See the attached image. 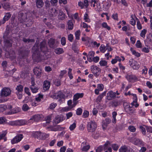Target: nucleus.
Wrapping results in <instances>:
<instances>
[{
    "instance_id": "obj_15",
    "label": "nucleus",
    "mask_w": 152,
    "mask_h": 152,
    "mask_svg": "<svg viewBox=\"0 0 152 152\" xmlns=\"http://www.w3.org/2000/svg\"><path fill=\"white\" fill-rule=\"evenodd\" d=\"M126 78L129 82L135 81L137 79V77L135 75H127L126 76Z\"/></svg>"
},
{
    "instance_id": "obj_33",
    "label": "nucleus",
    "mask_w": 152,
    "mask_h": 152,
    "mask_svg": "<svg viewBox=\"0 0 152 152\" xmlns=\"http://www.w3.org/2000/svg\"><path fill=\"white\" fill-rule=\"evenodd\" d=\"M30 109V107L26 104H24L22 107V109L24 111H27Z\"/></svg>"
},
{
    "instance_id": "obj_2",
    "label": "nucleus",
    "mask_w": 152,
    "mask_h": 152,
    "mask_svg": "<svg viewBox=\"0 0 152 152\" xmlns=\"http://www.w3.org/2000/svg\"><path fill=\"white\" fill-rule=\"evenodd\" d=\"M28 15L27 13H26L24 14L20 12L18 13V19L20 23H23L24 22H31V23H32L31 20L30 19H28L29 18L28 17Z\"/></svg>"
},
{
    "instance_id": "obj_3",
    "label": "nucleus",
    "mask_w": 152,
    "mask_h": 152,
    "mask_svg": "<svg viewBox=\"0 0 152 152\" xmlns=\"http://www.w3.org/2000/svg\"><path fill=\"white\" fill-rule=\"evenodd\" d=\"M97 125L95 122L91 121L88 123L87 125V130L88 132H93L96 130Z\"/></svg>"
},
{
    "instance_id": "obj_23",
    "label": "nucleus",
    "mask_w": 152,
    "mask_h": 152,
    "mask_svg": "<svg viewBox=\"0 0 152 152\" xmlns=\"http://www.w3.org/2000/svg\"><path fill=\"white\" fill-rule=\"evenodd\" d=\"M11 14L10 12H8L6 13L3 19L4 21L3 23H4L5 21L8 20L11 18Z\"/></svg>"
},
{
    "instance_id": "obj_37",
    "label": "nucleus",
    "mask_w": 152,
    "mask_h": 152,
    "mask_svg": "<svg viewBox=\"0 0 152 152\" xmlns=\"http://www.w3.org/2000/svg\"><path fill=\"white\" fill-rule=\"evenodd\" d=\"M130 50L132 52V54L135 56L139 57L140 56V53L136 52L135 50H133L132 48H130Z\"/></svg>"
},
{
    "instance_id": "obj_55",
    "label": "nucleus",
    "mask_w": 152,
    "mask_h": 152,
    "mask_svg": "<svg viewBox=\"0 0 152 152\" xmlns=\"http://www.w3.org/2000/svg\"><path fill=\"white\" fill-rule=\"evenodd\" d=\"M112 147L113 150L115 151H117L119 148L118 146L115 144H112Z\"/></svg>"
},
{
    "instance_id": "obj_13",
    "label": "nucleus",
    "mask_w": 152,
    "mask_h": 152,
    "mask_svg": "<svg viewBox=\"0 0 152 152\" xmlns=\"http://www.w3.org/2000/svg\"><path fill=\"white\" fill-rule=\"evenodd\" d=\"M5 45L7 47H11L13 43V40L12 38H6L4 39Z\"/></svg>"
},
{
    "instance_id": "obj_27",
    "label": "nucleus",
    "mask_w": 152,
    "mask_h": 152,
    "mask_svg": "<svg viewBox=\"0 0 152 152\" xmlns=\"http://www.w3.org/2000/svg\"><path fill=\"white\" fill-rule=\"evenodd\" d=\"M54 52L56 54H60L63 53L64 51L62 48H58L55 49Z\"/></svg>"
},
{
    "instance_id": "obj_36",
    "label": "nucleus",
    "mask_w": 152,
    "mask_h": 152,
    "mask_svg": "<svg viewBox=\"0 0 152 152\" xmlns=\"http://www.w3.org/2000/svg\"><path fill=\"white\" fill-rule=\"evenodd\" d=\"M82 40L83 41H87L88 42H91L92 43V42L91 41V39L88 37H83L82 38Z\"/></svg>"
},
{
    "instance_id": "obj_58",
    "label": "nucleus",
    "mask_w": 152,
    "mask_h": 152,
    "mask_svg": "<svg viewBox=\"0 0 152 152\" xmlns=\"http://www.w3.org/2000/svg\"><path fill=\"white\" fill-rule=\"evenodd\" d=\"M103 86L102 84H99L98 85L97 89L99 91H102L103 89Z\"/></svg>"
},
{
    "instance_id": "obj_28",
    "label": "nucleus",
    "mask_w": 152,
    "mask_h": 152,
    "mask_svg": "<svg viewBox=\"0 0 152 152\" xmlns=\"http://www.w3.org/2000/svg\"><path fill=\"white\" fill-rule=\"evenodd\" d=\"M23 86L21 85H19L17 86L16 88V92H22L23 91Z\"/></svg>"
},
{
    "instance_id": "obj_48",
    "label": "nucleus",
    "mask_w": 152,
    "mask_h": 152,
    "mask_svg": "<svg viewBox=\"0 0 152 152\" xmlns=\"http://www.w3.org/2000/svg\"><path fill=\"white\" fill-rule=\"evenodd\" d=\"M6 121V119L4 117H0V124H4Z\"/></svg>"
},
{
    "instance_id": "obj_17",
    "label": "nucleus",
    "mask_w": 152,
    "mask_h": 152,
    "mask_svg": "<svg viewBox=\"0 0 152 152\" xmlns=\"http://www.w3.org/2000/svg\"><path fill=\"white\" fill-rule=\"evenodd\" d=\"M116 96V94L113 91H111L107 94V99L108 100H111L115 97Z\"/></svg>"
},
{
    "instance_id": "obj_30",
    "label": "nucleus",
    "mask_w": 152,
    "mask_h": 152,
    "mask_svg": "<svg viewBox=\"0 0 152 152\" xmlns=\"http://www.w3.org/2000/svg\"><path fill=\"white\" fill-rule=\"evenodd\" d=\"M111 122V120L109 118H106L105 119V120L103 121L102 123L104 124L105 127H107V125L110 124Z\"/></svg>"
},
{
    "instance_id": "obj_35",
    "label": "nucleus",
    "mask_w": 152,
    "mask_h": 152,
    "mask_svg": "<svg viewBox=\"0 0 152 152\" xmlns=\"http://www.w3.org/2000/svg\"><path fill=\"white\" fill-rule=\"evenodd\" d=\"M122 102V101L120 100L115 101L113 103V105L115 107H116L121 105V103Z\"/></svg>"
},
{
    "instance_id": "obj_57",
    "label": "nucleus",
    "mask_w": 152,
    "mask_h": 152,
    "mask_svg": "<svg viewBox=\"0 0 152 152\" xmlns=\"http://www.w3.org/2000/svg\"><path fill=\"white\" fill-rule=\"evenodd\" d=\"M105 46L102 45L100 47V50L102 53H104L105 51Z\"/></svg>"
},
{
    "instance_id": "obj_59",
    "label": "nucleus",
    "mask_w": 152,
    "mask_h": 152,
    "mask_svg": "<svg viewBox=\"0 0 152 152\" xmlns=\"http://www.w3.org/2000/svg\"><path fill=\"white\" fill-rule=\"evenodd\" d=\"M61 43L63 45H64L66 44V42L65 38L64 37H62L61 39Z\"/></svg>"
},
{
    "instance_id": "obj_41",
    "label": "nucleus",
    "mask_w": 152,
    "mask_h": 152,
    "mask_svg": "<svg viewBox=\"0 0 152 152\" xmlns=\"http://www.w3.org/2000/svg\"><path fill=\"white\" fill-rule=\"evenodd\" d=\"M15 94L19 99H22L23 96L22 92H16Z\"/></svg>"
},
{
    "instance_id": "obj_43",
    "label": "nucleus",
    "mask_w": 152,
    "mask_h": 152,
    "mask_svg": "<svg viewBox=\"0 0 152 152\" xmlns=\"http://www.w3.org/2000/svg\"><path fill=\"white\" fill-rule=\"evenodd\" d=\"M43 95L42 94H39L38 96L35 98L36 101L37 102H40L41 101V99H42Z\"/></svg>"
},
{
    "instance_id": "obj_62",
    "label": "nucleus",
    "mask_w": 152,
    "mask_h": 152,
    "mask_svg": "<svg viewBox=\"0 0 152 152\" xmlns=\"http://www.w3.org/2000/svg\"><path fill=\"white\" fill-rule=\"evenodd\" d=\"M129 129L131 132H134L136 131V128L133 126H129Z\"/></svg>"
},
{
    "instance_id": "obj_12",
    "label": "nucleus",
    "mask_w": 152,
    "mask_h": 152,
    "mask_svg": "<svg viewBox=\"0 0 152 152\" xmlns=\"http://www.w3.org/2000/svg\"><path fill=\"white\" fill-rule=\"evenodd\" d=\"M23 137L22 134H18L11 140L12 144H14L20 142L22 139Z\"/></svg>"
},
{
    "instance_id": "obj_47",
    "label": "nucleus",
    "mask_w": 152,
    "mask_h": 152,
    "mask_svg": "<svg viewBox=\"0 0 152 152\" xmlns=\"http://www.w3.org/2000/svg\"><path fill=\"white\" fill-rule=\"evenodd\" d=\"M147 32V30L145 29H143L141 31L140 34V36L142 37H144L145 36V35Z\"/></svg>"
},
{
    "instance_id": "obj_39",
    "label": "nucleus",
    "mask_w": 152,
    "mask_h": 152,
    "mask_svg": "<svg viewBox=\"0 0 152 152\" xmlns=\"http://www.w3.org/2000/svg\"><path fill=\"white\" fill-rule=\"evenodd\" d=\"M80 30H77L75 32V37L76 39L79 40L80 39Z\"/></svg>"
},
{
    "instance_id": "obj_19",
    "label": "nucleus",
    "mask_w": 152,
    "mask_h": 152,
    "mask_svg": "<svg viewBox=\"0 0 152 152\" xmlns=\"http://www.w3.org/2000/svg\"><path fill=\"white\" fill-rule=\"evenodd\" d=\"M35 2L37 7L41 8L44 6V3L43 0H36Z\"/></svg>"
},
{
    "instance_id": "obj_54",
    "label": "nucleus",
    "mask_w": 152,
    "mask_h": 152,
    "mask_svg": "<svg viewBox=\"0 0 152 152\" xmlns=\"http://www.w3.org/2000/svg\"><path fill=\"white\" fill-rule=\"evenodd\" d=\"M110 143L108 141H107L105 143L104 145L103 146V148H104V150L107 149L108 147V146L110 144Z\"/></svg>"
},
{
    "instance_id": "obj_49",
    "label": "nucleus",
    "mask_w": 152,
    "mask_h": 152,
    "mask_svg": "<svg viewBox=\"0 0 152 152\" xmlns=\"http://www.w3.org/2000/svg\"><path fill=\"white\" fill-rule=\"evenodd\" d=\"M89 115V112L88 111L85 110L83 114V117L84 118H86Z\"/></svg>"
},
{
    "instance_id": "obj_9",
    "label": "nucleus",
    "mask_w": 152,
    "mask_h": 152,
    "mask_svg": "<svg viewBox=\"0 0 152 152\" xmlns=\"http://www.w3.org/2000/svg\"><path fill=\"white\" fill-rule=\"evenodd\" d=\"M129 64L132 68L134 69L137 70L140 67L139 64L136 61L132 59L129 60Z\"/></svg>"
},
{
    "instance_id": "obj_6",
    "label": "nucleus",
    "mask_w": 152,
    "mask_h": 152,
    "mask_svg": "<svg viewBox=\"0 0 152 152\" xmlns=\"http://www.w3.org/2000/svg\"><path fill=\"white\" fill-rule=\"evenodd\" d=\"M29 53V50L25 47H21L18 50L19 55L23 57L26 56Z\"/></svg>"
},
{
    "instance_id": "obj_21",
    "label": "nucleus",
    "mask_w": 152,
    "mask_h": 152,
    "mask_svg": "<svg viewBox=\"0 0 152 152\" xmlns=\"http://www.w3.org/2000/svg\"><path fill=\"white\" fill-rule=\"evenodd\" d=\"M50 86V82L48 80H45L44 82L43 87L44 90H48Z\"/></svg>"
},
{
    "instance_id": "obj_29",
    "label": "nucleus",
    "mask_w": 152,
    "mask_h": 152,
    "mask_svg": "<svg viewBox=\"0 0 152 152\" xmlns=\"http://www.w3.org/2000/svg\"><path fill=\"white\" fill-rule=\"evenodd\" d=\"M100 134L99 131L94 132L92 134V137L94 139H97L100 136Z\"/></svg>"
},
{
    "instance_id": "obj_50",
    "label": "nucleus",
    "mask_w": 152,
    "mask_h": 152,
    "mask_svg": "<svg viewBox=\"0 0 152 152\" xmlns=\"http://www.w3.org/2000/svg\"><path fill=\"white\" fill-rule=\"evenodd\" d=\"M54 84L57 86H59L61 84L60 80L58 79L54 81Z\"/></svg>"
},
{
    "instance_id": "obj_5",
    "label": "nucleus",
    "mask_w": 152,
    "mask_h": 152,
    "mask_svg": "<svg viewBox=\"0 0 152 152\" xmlns=\"http://www.w3.org/2000/svg\"><path fill=\"white\" fill-rule=\"evenodd\" d=\"M11 92V90L7 88H3L1 91L0 95L1 97H5L10 95Z\"/></svg>"
},
{
    "instance_id": "obj_32",
    "label": "nucleus",
    "mask_w": 152,
    "mask_h": 152,
    "mask_svg": "<svg viewBox=\"0 0 152 152\" xmlns=\"http://www.w3.org/2000/svg\"><path fill=\"white\" fill-rule=\"evenodd\" d=\"M45 8L47 10L49 9L50 7V1L48 0H47L45 2Z\"/></svg>"
},
{
    "instance_id": "obj_26",
    "label": "nucleus",
    "mask_w": 152,
    "mask_h": 152,
    "mask_svg": "<svg viewBox=\"0 0 152 152\" xmlns=\"http://www.w3.org/2000/svg\"><path fill=\"white\" fill-rule=\"evenodd\" d=\"M68 28L69 30H72L74 26V25L72 20H69L67 23Z\"/></svg>"
},
{
    "instance_id": "obj_56",
    "label": "nucleus",
    "mask_w": 152,
    "mask_h": 152,
    "mask_svg": "<svg viewBox=\"0 0 152 152\" xmlns=\"http://www.w3.org/2000/svg\"><path fill=\"white\" fill-rule=\"evenodd\" d=\"M82 112V110L81 108H78L76 111V114L78 115H80Z\"/></svg>"
},
{
    "instance_id": "obj_61",
    "label": "nucleus",
    "mask_w": 152,
    "mask_h": 152,
    "mask_svg": "<svg viewBox=\"0 0 152 152\" xmlns=\"http://www.w3.org/2000/svg\"><path fill=\"white\" fill-rule=\"evenodd\" d=\"M76 127V124L75 123H74L70 126L69 127L71 131L73 130Z\"/></svg>"
},
{
    "instance_id": "obj_53",
    "label": "nucleus",
    "mask_w": 152,
    "mask_h": 152,
    "mask_svg": "<svg viewBox=\"0 0 152 152\" xmlns=\"http://www.w3.org/2000/svg\"><path fill=\"white\" fill-rule=\"evenodd\" d=\"M56 105L57 104L56 103H52L50 104L49 108L51 109H53L55 107Z\"/></svg>"
},
{
    "instance_id": "obj_14",
    "label": "nucleus",
    "mask_w": 152,
    "mask_h": 152,
    "mask_svg": "<svg viewBox=\"0 0 152 152\" xmlns=\"http://www.w3.org/2000/svg\"><path fill=\"white\" fill-rule=\"evenodd\" d=\"M64 119V116L62 115H57L54 118L53 121L56 124H58L62 121Z\"/></svg>"
},
{
    "instance_id": "obj_7",
    "label": "nucleus",
    "mask_w": 152,
    "mask_h": 152,
    "mask_svg": "<svg viewBox=\"0 0 152 152\" xmlns=\"http://www.w3.org/2000/svg\"><path fill=\"white\" fill-rule=\"evenodd\" d=\"M83 96V93H77L75 94L73 97V104L72 106V107H74L77 104L78 101H77L79 98H82Z\"/></svg>"
},
{
    "instance_id": "obj_16",
    "label": "nucleus",
    "mask_w": 152,
    "mask_h": 152,
    "mask_svg": "<svg viewBox=\"0 0 152 152\" xmlns=\"http://www.w3.org/2000/svg\"><path fill=\"white\" fill-rule=\"evenodd\" d=\"M42 117V115H35L33 116L32 117L30 118V120H33L34 121L38 122L41 120Z\"/></svg>"
},
{
    "instance_id": "obj_46",
    "label": "nucleus",
    "mask_w": 152,
    "mask_h": 152,
    "mask_svg": "<svg viewBox=\"0 0 152 152\" xmlns=\"http://www.w3.org/2000/svg\"><path fill=\"white\" fill-rule=\"evenodd\" d=\"M99 64L101 66H104L107 65V62L105 60H101L99 62Z\"/></svg>"
},
{
    "instance_id": "obj_24",
    "label": "nucleus",
    "mask_w": 152,
    "mask_h": 152,
    "mask_svg": "<svg viewBox=\"0 0 152 152\" xmlns=\"http://www.w3.org/2000/svg\"><path fill=\"white\" fill-rule=\"evenodd\" d=\"M64 94L61 91H59L57 94L56 95H55V98L57 99H61L63 98L64 97Z\"/></svg>"
},
{
    "instance_id": "obj_10",
    "label": "nucleus",
    "mask_w": 152,
    "mask_h": 152,
    "mask_svg": "<svg viewBox=\"0 0 152 152\" xmlns=\"http://www.w3.org/2000/svg\"><path fill=\"white\" fill-rule=\"evenodd\" d=\"M91 70L94 75L96 77L98 76L100 73V69L96 66L92 65L91 67Z\"/></svg>"
},
{
    "instance_id": "obj_64",
    "label": "nucleus",
    "mask_w": 152,
    "mask_h": 152,
    "mask_svg": "<svg viewBox=\"0 0 152 152\" xmlns=\"http://www.w3.org/2000/svg\"><path fill=\"white\" fill-rule=\"evenodd\" d=\"M103 149V146H100L96 149V152H102Z\"/></svg>"
},
{
    "instance_id": "obj_60",
    "label": "nucleus",
    "mask_w": 152,
    "mask_h": 152,
    "mask_svg": "<svg viewBox=\"0 0 152 152\" xmlns=\"http://www.w3.org/2000/svg\"><path fill=\"white\" fill-rule=\"evenodd\" d=\"M137 28L139 29L140 30L142 29V26L141 25V24L140 23V21L138 19L137 20Z\"/></svg>"
},
{
    "instance_id": "obj_63",
    "label": "nucleus",
    "mask_w": 152,
    "mask_h": 152,
    "mask_svg": "<svg viewBox=\"0 0 152 152\" xmlns=\"http://www.w3.org/2000/svg\"><path fill=\"white\" fill-rule=\"evenodd\" d=\"M46 150L44 149H41L40 148H37L35 150L36 152H46Z\"/></svg>"
},
{
    "instance_id": "obj_18",
    "label": "nucleus",
    "mask_w": 152,
    "mask_h": 152,
    "mask_svg": "<svg viewBox=\"0 0 152 152\" xmlns=\"http://www.w3.org/2000/svg\"><path fill=\"white\" fill-rule=\"evenodd\" d=\"M41 72L42 70L41 68L36 67L34 69V74L37 77H39L40 76Z\"/></svg>"
},
{
    "instance_id": "obj_20",
    "label": "nucleus",
    "mask_w": 152,
    "mask_h": 152,
    "mask_svg": "<svg viewBox=\"0 0 152 152\" xmlns=\"http://www.w3.org/2000/svg\"><path fill=\"white\" fill-rule=\"evenodd\" d=\"M133 143L135 145H143L142 141L138 138H134L133 140Z\"/></svg>"
},
{
    "instance_id": "obj_8",
    "label": "nucleus",
    "mask_w": 152,
    "mask_h": 152,
    "mask_svg": "<svg viewBox=\"0 0 152 152\" xmlns=\"http://www.w3.org/2000/svg\"><path fill=\"white\" fill-rule=\"evenodd\" d=\"M26 124V121L22 120L16 121H10L8 124L9 125L14 126H21L24 125Z\"/></svg>"
},
{
    "instance_id": "obj_1",
    "label": "nucleus",
    "mask_w": 152,
    "mask_h": 152,
    "mask_svg": "<svg viewBox=\"0 0 152 152\" xmlns=\"http://www.w3.org/2000/svg\"><path fill=\"white\" fill-rule=\"evenodd\" d=\"M32 49L35 50V53H37V51H40L44 52L47 50L46 43L44 41H42L40 43V48H39V46L36 45V43L32 48Z\"/></svg>"
},
{
    "instance_id": "obj_22",
    "label": "nucleus",
    "mask_w": 152,
    "mask_h": 152,
    "mask_svg": "<svg viewBox=\"0 0 152 152\" xmlns=\"http://www.w3.org/2000/svg\"><path fill=\"white\" fill-rule=\"evenodd\" d=\"M10 30L9 29H7L6 31H5L3 36L4 39L6 38H12V37L10 35Z\"/></svg>"
},
{
    "instance_id": "obj_25",
    "label": "nucleus",
    "mask_w": 152,
    "mask_h": 152,
    "mask_svg": "<svg viewBox=\"0 0 152 152\" xmlns=\"http://www.w3.org/2000/svg\"><path fill=\"white\" fill-rule=\"evenodd\" d=\"M58 18L60 20H63L65 18V15L62 11L59 10V11Z\"/></svg>"
},
{
    "instance_id": "obj_38",
    "label": "nucleus",
    "mask_w": 152,
    "mask_h": 152,
    "mask_svg": "<svg viewBox=\"0 0 152 152\" xmlns=\"http://www.w3.org/2000/svg\"><path fill=\"white\" fill-rule=\"evenodd\" d=\"M7 109V106L5 105H0V112H2L6 110Z\"/></svg>"
},
{
    "instance_id": "obj_31",
    "label": "nucleus",
    "mask_w": 152,
    "mask_h": 152,
    "mask_svg": "<svg viewBox=\"0 0 152 152\" xmlns=\"http://www.w3.org/2000/svg\"><path fill=\"white\" fill-rule=\"evenodd\" d=\"M94 54L95 53L94 51H91L89 52L88 56H87V58H89L90 60H92V59L94 56Z\"/></svg>"
},
{
    "instance_id": "obj_11",
    "label": "nucleus",
    "mask_w": 152,
    "mask_h": 152,
    "mask_svg": "<svg viewBox=\"0 0 152 152\" xmlns=\"http://www.w3.org/2000/svg\"><path fill=\"white\" fill-rule=\"evenodd\" d=\"M48 45L51 48L54 49L57 47V44L55 39L50 38L48 42Z\"/></svg>"
},
{
    "instance_id": "obj_4",
    "label": "nucleus",
    "mask_w": 152,
    "mask_h": 152,
    "mask_svg": "<svg viewBox=\"0 0 152 152\" xmlns=\"http://www.w3.org/2000/svg\"><path fill=\"white\" fill-rule=\"evenodd\" d=\"M33 135L35 138L43 140L45 139L49 136L48 134H44L42 133L38 132H35L33 134Z\"/></svg>"
},
{
    "instance_id": "obj_44",
    "label": "nucleus",
    "mask_w": 152,
    "mask_h": 152,
    "mask_svg": "<svg viewBox=\"0 0 152 152\" xmlns=\"http://www.w3.org/2000/svg\"><path fill=\"white\" fill-rule=\"evenodd\" d=\"M123 106L125 111H128V108L130 106L127 103L124 102Z\"/></svg>"
},
{
    "instance_id": "obj_42",
    "label": "nucleus",
    "mask_w": 152,
    "mask_h": 152,
    "mask_svg": "<svg viewBox=\"0 0 152 152\" xmlns=\"http://www.w3.org/2000/svg\"><path fill=\"white\" fill-rule=\"evenodd\" d=\"M90 146L89 145H87L86 146H84L82 149V151H87L90 148Z\"/></svg>"
},
{
    "instance_id": "obj_52",
    "label": "nucleus",
    "mask_w": 152,
    "mask_h": 152,
    "mask_svg": "<svg viewBox=\"0 0 152 152\" xmlns=\"http://www.w3.org/2000/svg\"><path fill=\"white\" fill-rule=\"evenodd\" d=\"M72 69L71 68L69 69V71L68 72V76L69 77L70 79H72L73 78V77L71 73Z\"/></svg>"
},
{
    "instance_id": "obj_45",
    "label": "nucleus",
    "mask_w": 152,
    "mask_h": 152,
    "mask_svg": "<svg viewBox=\"0 0 152 152\" xmlns=\"http://www.w3.org/2000/svg\"><path fill=\"white\" fill-rule=\"evenodd\" d=\"M84 19L85 20V22H89L90 21V20L89 19L88 15V14L86 13L84 16Z\"/></svg>"
},
{
    "instance_id": "obj_34",
    "label": "nucleus",
    "mask_w": 152,
    "mask_h": 152,
    "mask_svg": "<svg viewBox=\"0 0 152 152\" xmlns=\"http://www.w3.org/2000/svg\"><path fill=\"white\" fill-rule=\"evenodd\" d=\"M30 88L32 92L33 93H36L38 90V88L37 87H36L34 86H31Z\"/></svg>"
},
{
    "instance_id": "obj_51",
    "label": "nucleus",
    "mask_w": 152,
    "mask_h": 152,
    "mask_svg": "<svg viewBox=\"0 0 152 152\" xmlns=\"http://www.w3.org/2000/svg\"><path fill=\"white\" fill-rule=\"evenodd\" d=\"M102 26L103 27L106 28L108 30L110 29V27L108 26L107 23H102Z\"/></svg>"
},
{
    "instance_id": "obj_40",
    "label": "nucleus",
    "mask_w": 152,
    "mask_h": 152,
    "mask_svg": "<svg viewBox=\"0 0 152 152\" xmlns=\"http://www.w3.org/2000/svg\"><path fill=\"white\" fill-rule=\"evenodd\" d=\"M127 149V147L125 146L119 149V151L120 152H126Z\"/></svg>"
}]
</instances>
